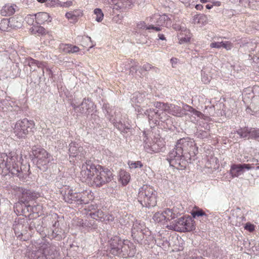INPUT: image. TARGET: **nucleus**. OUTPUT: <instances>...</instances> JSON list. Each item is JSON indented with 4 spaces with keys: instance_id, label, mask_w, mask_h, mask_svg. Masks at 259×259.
I'll list each match as a JSON object with an SVG mask.
<instances>
[{
    "instance_id": "nucleus-1",
    "label": "nucleus",
    "mask_w": 259,
    "mask_h": 259,
    "mask_svg": "<svg viewBox=\"0 0 259 259\" xmlns=\"http://www.w3.org/2000/svg\"><path fill=\"white\" fill-rule=\"evenodd\" d=\"M59 254L55 245L41 241L32 244L27 256L29 259H55Z\"/></svg>"
},
{
    "instance_id": "nucleus-2",
    "label": "nucleus",
    "mask_w": 259,
    "mask_h": 259,
    "mask_svg": "<svg viewBox=\"0 0 259 259\" xmlns=\"http://www.w3.org/2000/svg\"><path fill=\"white\" fill-rule=\"evenodd\" d=\"M157 193L150 186L144 185L139 190L138 200L144 207H152L157 203Z\"/></svg>"
},
{
    "instance_id": "nucleus-3",
    "label": "nucleus",
    "mask_w": 259,
    "mask_h": 259,
    "mask_svg": "<svg viewBox=\"0 0 259 259\" xmlns=\"http://www.w3.org/2000/svg\"><path fill=\"white\" fill-rule=\"evenodd\" d=\"M167 228L177 232H190L195 229L194 222L190 217H183L166 226Z\"/></svg>"
},
{
    "instance_id": "nucleus-4",
    "label": "nucleus",
    "mask_w": 259,
    "mask_h": 259,
    "mask_svg": "<svg viewBox=\"0 0 259 259\" xmlns=\"http://www.w3.org/2000/svg\"><path fill=\"white\" fill-rule=\"evenodd\" d=\"M34 126L33 121L24 118L16 122L13 128L14 133L18 138H25Z\"/></svg>"
},
{
    "instance_id": "nucleus-5",
    "label": "nucleus",
    "mask_w": 259,
    "mask_h": 259,
    "mask_svg": "<svg viewBox=\"0 0 259 259\" xmlns=\"http://www.w3.org/2000/svg\"><path fill=\"white\" fill-rule=\"evenodd\" d=\"M63 197L64 201L68 203L80 205L89 203L87 192H76L72 189H68L65 191Z\"/></svg>"
},
{
    "instance_id": "nucleus-6",
    "label": "nucleus",
    "mask_w": 259,
    "mask_h": 259,
    "mask_svg": "<svg viewBox=\"0 0 259 259\" xmlns=\"http://www.w3.org/2000/svg\"><path fill=\"white\" fill-rule=\"evenodd\" d=\"M176 147L182 153V155L188 153L189 155V159L194 157L198 152L197 147L195 146L194 142L189 138H183L179 140L177 144Z\"/></svg>"
},
{
    "instance_id": "nucleus-7",
    "label": "nucleus",
    "mask_w": 259,
    "mask_h": 259,
    "mask_svg": "<svg viewBox=\"0 0 259 259\" xmlns=\"http://www.w3.org/2000/svg\"><path fill=\"white\" fill-rule=\"evenodd\" d=\"M185 157H187V156L182 155V153L176 145L175 147L169 152L166 159L170 166L177 168H183L186 167Z\"/></svg>"
},
{
    "instance_id": "nucleus-8",
    "label": "nucleus",
    "mask_w": 259,
    "mask_h": 259,
    "mask_svg": "<svg viewBox=\"0 0 259 259\" xmlns=\"http://www.w3.org/2000/svg\"><path fill=\"white\" fill-rule=\"evenodd\" d=\"M112 172L107 168L99 166V169L94 178V183L97 187H101L112 181Z\"/></svg>"
},
{
    "instance_id": "nucleus-9",
    "label": "nucleus",
    "mask_w": 259,
    "mask_h": 259,
    "mask_svg": "<svg viewBox=\"0 0 259 259\" xmlns=\"http://www.w3.org/2000/svg\"><path fill=\"white\" fill-rule=\"evenodd\" d=\"M33 154L37 159V165L40 168L41 166H46L53 160L52 155L43 148L33 149Z\"/></svg>"
},
{
    "instance_id": "nucleus-10",
    "label": "nucleus",
    "mask_w": 259,
    "mask_h": 259,
    "mask_svg": "<svg viewBox=\"0 0 259 259\" xmlns=\"http://www.w3.org/2000/svg\"><path fill=\"white\" fill-rule=\"evenodd\" d=\"M99 166H96L91 160H87L82 165L80 175L85 180H92L98 171Z\"/></svg>"
},
{
    "instance_id": "nucleus-11",
    "label": "nucleus",
    "mask_w": 259,
    "mask_h": 259,
    "mask_svg": "<svg viewBox=\"0 0 259 259\" xmlns=\"http://www.w3.org/2000/svg\"><path fill=\"white\" fill-rule=\"evenodd\" d=\"M106 4L112 6L113 10L123 11L127 8H130L133 3V0H103Z\"/></svg>"
},
{
    "instance_id": "nucleus-12",
    "label": "nucleus",
    "mask_w": 259,
    "mask_h": 259,
    "mask_svg": "<svg viewBox=\"0 0 259 259\" xmlns=\"http://www.w3.org/2000/svg\"><path fill=\"white\" fill-rule=\"evenodd\" d=\"M18 191L21 193V195L19 196V202L24 204L27 203L29 201L34 200L40 196L38 193L30 190L19 188Z\"/></svg>"
},
{
    "instance_id": "nucleus-13",
    "label": "nucleus",
    "mask_w": 259,
    "mask_h": 259,
    "mask_svg": "<svg viewBox=\"0 0 259 259\" xmlns=\"http://www.w3.org/2000/svg\"><path fill=\"white\" fill-rule=\"evenodd\" d=\"M123 241L118 236H114L109 241V249L111 253L114 255L119 254L121 252Z\"/></svg>"
},
{
    "instance_id": "nucleus-14",
    "label": "nucleus",
    "mask_w": 259,
    "mask_h": 259,
    "mask_svg": "<svg viewBox=\"0 0 259 259\" xmlns=\"http://www.w3.org/2000/svg\"><path fill=\"white\" fill-rule=\"evenodd\" d=\"M149 21L157 26H164L168 27L171 25L170 18L165 14L162 15L158 14H154L149 18Z\"/></svg>"
},
{
    "instance_id": "nucleus-15",
    "label": "nucleus",
    "mask_w": 259,
    "mask_h": 259,
    "mask_svg": "<svg viewBox=\"0 0 259 259\" xmlns=\"http://www.w3.org/2000/svg\"><path fill=\"white\" fill-rule=\"evenodd\" d=\"M68 151L70 157H77L79 159H81L85 153L83 147L75 142H71L69 144Z\"/></svg>"
},
{
    "instance_id": "nucleus-16",
    "label": "nucleus",
    "mask_w": 259,
    "mask_h": 259,
    "mask_svg": "<svg viewBox=\"0 0 259 259\" xmlns=\"http://www.w3.org/2000/svg\"><path fill=\"white\" fill-rule=\"evenodd\" d=\"M75 110L78 109L81 113L87 115L91 113L94 110V104L89 99H84L81 104L78 106L72 105Z\"/></svg>"
},
{
    "instance_id": "nucleus-17",
    "label": "nucleus",
    "mask_w": 259,
    "mask_h": 259,
    "mask_svg": "<svg viewBox=\"0 0 259 259\" xmlns=\"http://www.w3.org/2000/svg\"><path fill=\"white\" fill-rule=\"evenodd\" d=\"M17 158L15 155L10 154V158L9 161L8 167V174L11 173L12 175H16L17 177H21L22 171L21 168H19V165L16 162Z\"/></svg>"
},
{
    "instance_id": "nucleus-18",
    "label": "nucleus",
    "mask_w": 259,
    "mask_h": 259,
    "mask_svg": "<svg viewBox=\"0 0 259 259\" xmlns=\"http://www.w3.org/2000/svg\"><path fill=\"white\" fill-rule=\"evenodd\" d=\"M147 232V229L144 222L136 220L133 224L132 229V235L133 238L143 237V235Z\"/></svg>"
},
{
    "instance_id": "nucleus-19",
    "label": "nucleus",
    "mask_w": 259,
    "mask_h": 259,
    "mask_svg": "<svg viewBox=\"0 0 259 259\" xmlns=\"http://www.w3.org/2000/svg\"><path fill=\"white\" fill-rule=\"evenodd\" d=\"M254 168L250 164H233L231 166L230 172L233 177H238L245 170H250Z\"/></svg>"
},
{
    "instance_id": "nucleus-20",
    "label": "nucleus",
    "mask_w": 259,
    "mask_h": 259,
    "mask_svg": "<svg viewBox=\"0 0 259 259\" xmlns=\"http://www.w3.org/2000/svg\"><path fill=\"white\" fill-rule=\"evenodd\" d=\"M144 114L148 117L150 123L154 125H156L158 123L159 120L162 118L161 112L155 109H147L144 112Z\"/></svg>"
},
{
    "instance_id": "nucleus-21",
    "label": "nucleus",
    "mask_w": 259,
    "mask_h": 259,
    "mask_svg": "<svg viewBox=\"0 0 259 259\" xmlns=\"http://www.w3.org/2000/svg\"><path fill=\"white\" fill-rule=\"evenodd\" d=\"M10 154L8 155L5 153H0V174H4L7 175L8 174V167L9 161L10 158Z\"/></svg>"
},
{
    "instance_id": "nucleus-22",
    "label": "nucleus",
    "mask_w": 259,
    "mask_h": 259,
    "mask_svg": "<svg viewBox=\"0 0 259 259\" xmlns=\"http://www.w3.org/2000/svg\"><path fill=\"white\" fill-rule=\"evenodd\" d=\"M109 120L119 131L121 132H127V130H130L132 127L130 124L126 125L122 123L119 119H117L116 116H115V117H113L112 115L109 117Z\"/></svg>"
},
{
    "instance_id": "nucleus-23",
    "label": "nucleus",
    "mask_w": 259,
    "mask_h": 259,
    "mask_svg": "<svg viewBox=\"0 0 259 259\" xmlns=\"http://www.w3.org/2000/svg\"><path fill=\"white\" fill-rule=\"evenodd\" d=\"M166 112L178 117H183L185 114L183 112V106L181 108L178 105L172 104H168Z\"/></svg>"
},
{
    "instance_id": "nucleus-24",
    "label": "nucleus",
    "mask_w": 259,
    "mask_h": 259,
    "mask_svg": "<svg viewBox=\"0 0 259 259\" xmlns=\"http://www.w3.org/2000/svg\"><path fill=\"white\" fill-rule=\"evenodd\" d=\"M192 34L189 30L183 29V31L180 32L178 37L180 44L187 43L190 41Z\"/></svg>"
},
{
    "instance_id": "nucleus-25",
    "label": "nucleus",
    "mask_w": 259,
    "mask_h": 259,
    "mask_svg": "<svg viewBox=\"0 0 259 259\" xmlns=\"http://www.w3.org/2000/svg\"><path fill=\"white\" fill-rule=\"evenodd\" d=\"M35 18L37 24H42L46 22H51L49 14L46 12H40L35 15Z\"/></svg>"
},
{
    "instance_id": "nucleus-26",
    "label": "nucleus",
    "mask_w": 259,
    "mask_h": 259,
    "mask_svg": "<svg viewBox=\"0 0 259 259\" xmlns=\"http://www.w3.org/2000/svg\"><path fill=\"white\" fill-rule=\"evenodd\" d=\"M25 65L29 66L30 68V71H34L36 70V67L42 68V63L39 62L32 58L29 57L27 58L25 61Z\"/></svg>"
},
{
    "instance_id": "nucleus-27",
    "label": "nucleus",
    "mask_w": 259,
    "mask_h": 259,
    "mask_svg": "<svg viewBox=\"0 0 259 259\" xmlns=\"http://www.w3.org/2000/svg\"><path fill=\"white\" fill-rule=\"evenodd\" d=\"M143 94L139 92L134 93L131 98V102L133 106H140V104L143 102Z\"/></svg>"
},
{
    "instance_id": "nucleus-28",
    "label": "nucleus",
    "mask_w": 259,
    "mask_h": 259,
    "mask_svg": "<svg viewBox=\"0 0 259 259\" xmlns=\"http://www.w3.org/2000/svg\"><path fill=\"white\" fill-rule=\"evenodd\" d=\"M31 33L33 34H37L38 36L44 35L46 34V30L40 25H33L29 29Z\"/></svg>"
},
{
    "instance_id": "nucleus-29",
    "label": "nucleus",
    "mask_w": 259,
    "mask_h": 259,
    "mask_svg": "<svg viewBox=\"0 0 259 259\" xmlns=\"http://www.w3.org/2000/svg\"><path fill=\"white\" fill-rule=\"evenodd\" d=\"M15 12L14 7L11 5H6L3 7L1 13L3 16H11Z\"/></svg>"
},
{
    "instance_id": "nucleus-30",
    "label": "nucleus",
    "mask_w": 259,
    "mask_h": 259,
    "mask_svg": "<svg viewBox=\"0 0 259 259\" xmlns=\"http://www.w3.org/2000/svg\"><path fill=\"white\" fill-rule=\"evenodd\" d=\"M82 14L80 10H76L75 11L66 13L65 16L68 19L75 21L77 20V18L82 16Z\"/></svg>"
},
{
    "instance_id": "nucleus-31",
    "label": "nucleus",
    "mask_w": 259,
    "mask_h": 259,
    "mask_svg": "<svg viewBox=\"0 0 259 259\" xmlns=\"http://www.w3.org/2000/svg\"><path fill=\"white\" fill-rule=\"evenodd\" d=\"M131 179L130 174L124 171L121 170L119 173V179L121 181L122 185H126L130 182Z\"/></svg>"
},
{
    "instance_id": "nucleus-32",
    "label": "nucleus",
    "mask_w": 259,
    "mask_h": 259,
    "mask_svg": "<svg viewBox=\"0 0 259 259\" xmlns=\"http://www.w3.org/2000/svg\"><path fill=\"white\" fill-rule=\"evenodd\" d=\"M236 132L241 138L250 139V128H241L237 130Z\"/></svg>"
},
{
    "instance_id": "nucleus-33",
    "label": "nucleus",
    "mask_w": 259,
    "mask_h": 259,
    "mask_svg": "<svg viewBox=\"0 0 259 259\" xmlns=\"http://www.w3.org/2000/svg\"><path fill=\"white\" fill-rule=\"evenodd\" d=\"M89 215L94 220L103 222L104 214L101 210H97L94 212H91Z\"/></svg>"
},
{
    "instance_id": "nucleus-34",
    "label": "nucleus",
    "mask_w": 259,
    "mask_h": 259,
    "mask_svg": "<svg viewBox=\"0 0 259 259\" xmlns=\"http://www.w3.org/2000/svg\"><path fill=\"white\" fill-rule=\"evenodd\" d=\"M168 104V103L157 102L154 103V106L156 108V110H159L161 113L163 112H167Z\"/></svg>"
},
{
    "instance_id": "nucleus-35",
    "label": "nucleus",
    "mask_w": 259,
    "mask_h": 259,
    "mask_svg": "<svg viewBox=\"0 0 259 259\" xmlns=\"http://www.w3.org/2000/svg\"><path fill=\"white\" fill-rule=\"evenodd\" d=\"M165 220L170 221L177 217V214L174 213L172 209L169 208L166 209L163 212Z\"/></svg>"
},
{
    "instance_id": "nucleus-36",
    "label": "nucleus",
    "mask_w": 259,
    "mask_h": 259,
    "mask_svg": "<svg viewBox=\"0 0 259 259\" xmlns=\"http://www.w3.org/2000/svg\"><path fill=\"white\" fill-rule=\"evenodd\" d=\"M80 225L84 228L87 227L94 229L97 228V224L94 220H90L89 221H85L84 222H82L81 224H80Z\"/></svg>"
},
{
    "instance_id": "nucleus-37",
    "label": "nucleus",
    "mask_w": 259,
    "mask_h": 259,
    "mask_svg": "<svg viewBox=\"0 0 259 259\" xmlns=\"http://www.w3.org/2000/svg\"><path fill=\"white\" fill-rule=\"evenodd\" d=\"M194 108L186 104H183V112L184 115H188L191 117L194 112Z\"/></svg>"
},
{
    "instance_id": "nucleus-38",
    "label": "nucleus",
    "mask_w": 259,
    "mask_h": 259,
    "mask_svg": "<svg viewBox=\"0 0 259 259\" xmlns=\"http://www.w3.org/2000/svg\"><path fill=\"white\" fill-rule=\"evenodd\" d=\"M191 215L194 218L198 217H205L206 218L207 217V214H206L202 209H197L193 210L191 211Z\"/></svg>"
},
{
    "instance_id": "nucleus-39",
    "label": "nucleus",
    "mask_w": 259,
    "mask_h": 259,
    "mask_svg": "<svg viewBox=\"0 0 259 259\" xmlns=\"http://www.w3.org/2000/svg\"><path fill=\"white\" fill-rule=\"evenodd\" d=\"M153 219L156 223H160L165 221V217L164 216L163 212H157L154 214Z\"/></svg>"
},
{
    "instance_id": "nucleus-40",
    "label": "nucleus",
    "mask_w": 259,
    "mask_h": 259,
    "mask_svg": "<svg viewBox=\"0 0 259 259\" xmlns=\"http://www.w3.org/2000/svg\"><path fill=\"white\" fill-rule=\"evenodd\" d=\"M95 15L96 16V20L97 22H101L103 18L104 14L101 10V9L97 8L95 9L94 11Z\"/></svg>"
},
{
    "instance_id": "nucleus-41",
    "label": "nucleus",
    "mask_w": 259,
    "mask_h": 259,
    "mask_svg": "<svg viewBox=\"0 0 259 259\" xmlns=\"http://www.w3.org/2000/svg\"><path fill=\"white\" fill-rule=\"evenodd\" d=\"M61 2L60 0H49L46 3L48 7H61Z\"/></svg>"
},
{
    "instance_id": "nucleus-42",
    "label": "nucleus",
    "mask_w": 259,
    "mask_h": 259,
    "mask_svg": "<svg viewBox=\"0 0 259 259\" xmlns=\"http://www.w3.org/2000/svg\"><path fill=\"white\" fill-rule=\"evenodd\" d=\"M128 165L131 169L142 167L143 165L140 161H129L128 162Z\"/></svg>"
},
{
    "instance_id": "nucleus-43",
    "label": "nucleus",
    "mask_w": 259,
    "mask_h": 259,
    "mask_svg": "<svg viewBox=\"0 0 259 259\" xmlns=\"http://www.w3.org/2000/svg\"><path fill=\"white\" fill-rule=\"evenodd\" d=\"M201 80L204 83H208L210 80V77L206 73L204 69H202L201 72Z\"/></svg>"
},
{
    "instance_id": "nucleus-44",
    "label": "nucleus",
    "mask_w": 259,
    "mask_h": 259,
    "mask_svg": "<svg viewBox=\"0 0 259 259\" xmlns=\"http://www.w3.org/2000/svg\"><path fill=\"white\" fill-rule=\"evenodd\" d=\"M250 139H259V129L250 128Z\"/></svg>"
},
{
    "instance_id": "nucleus-45",
    "label": "nucleus",
    "mask_w": 259,
    "mask_h": 259,
    "mask_svg": "<svg viewBox=\"0 0 259 259\" xmlns=\"http://www.w3.org/2000/svg\"><path fill=\"white\" fill-rule=\"evenodd\" d=\"M191 117H193L195 118L196 117L201 118V119H205V116L202 114L201 112L197 111L195 109L194 110V112L192 114Z\"/></svg>"
},
{
    "instance_id": "nucleus-46",
    "label": "nucleus",
    "mask_w": 259,
    "mask_h": 259,
    "mask_svg": "<svg viewBox=\"0 0 259 259\" xmlns=\"http://www.w3.org/2000/svg\"><path fill=\"white\" fill-rule=\"evenodd\" d=\"M34 20H35V15L33 16L29 15H27L25 18L26 22L30 25H33Z\"/></svg>"
},
{
    "instance_id": "nucleus-47",
    "label": "nucleus",
    "mask_w": 259,
    "mask_h": 259,
    "mask_svg": "<svg viewBox=\"0 0 259 259\" xmlns=\"http://www.w3.org/2000/svg\"><path fill=\"white\" fill-rule=\"evenodd\" d=\"M13 226V229L16 234H18V235H19V233H20V234H22V233L20 232V229H21L23 227V226L22 225V224L16 223L15 224H14Z\"/></svg>"
},
{
    "instance_id": "nucleus-48",
    "label": "nucleus",
    "mask_w": 259,
    "mask_h": 259,
    "mask_svg": "<svg viewBox=\"0 0 259 259\" xmlns=\"http://www.w3.org/2000/svg\"><path fill=\"white\" fill-rule=\"evenodd\" d=\"M61 48L62 49L63 52H64L65 53H71V45H70V44L62 45L61 47Z\"/></svg>"
},
{
    "instance_id": "nucleus-49",
    "label": "nucleus",
    "mask_w": 259,
    "mask_h": 259,
    "mask_svg": "<svg viewBox=\"0 0 259 259\" xmlns=\"http://www.w3.org/2000/svg\"><path fill=\"white\" fill-rule=\"evenodd\" d=\"M198 137L204 139L207 138L209 136V133L207 131H200L197 133Z\"/></svg>"
},
{
    "instance_id": "nucleus-50",
    "label": "nucleus",
    "mask_w": 259,
    "mask_h": 259,
    "mask_svg": "<svg viewBox=\"0 0 259 259\" xmlns=\"http://www.w3.org/2000/svg\"><path fill=\"white\" fill-rule=\"evenodd\" d=\"M222 47L226 49L227 50H230L232 48V44L230 41H222Z\"/></svg>"
},
{
    "instance_id": "nucleus-51",
    "label": "nucleus",
    "mask_w": 259,
    "mask_h": 259,
    "mask_svg": "<svg viewBox=\"0 0 259 259\" xmlns=\"http://www.w3.org/2000/svg\"><path fill=\"white\" fill-rule=\"evenodd\" d=\"M222 41L212 42L210 44V47L211 48L220 49L222 48Z\"/></svg>"
},
{
    "instance_id": "nucleus-52",
    "label": "nucleus",
    "mask_w": 259,
    "mask_h": 259,
    "mask_svg": "<svg viewBox=\"0 0 259 259\" xmlns=\"http://www.w3.org/2000/svg\"><path fill=\"white\" fill-rule=\"evenodd\" d=\"M172 28L176 30L180 31V32H182L183 31V29H186L185 26H181L179 24H174L172 25Z\"/></svg>"
},
{
    "instance_id": "nucleus-53",
    "label": "nucleus",
    "mask_w": 259,
    "mask_h": 259,
    "mask_svg": "<svg viewBox=\"0 0 259 259\" xmlns=\"http://www.w3.org/2000/svg\"><path fill=\"white\" fill-rule=\"evenodd\" d=\"M137 27L142 29H149V26H147L145 22H140L137 24Z\"/></svg>"
},
{
    "instance_id": "nucleus-54",
    "label": "nucleus",
    "mask_w": 259,
    "mask_h": 259,
    "mask_svg": "<svg viewBox=\"0 0 259 259\" xmlns=\"http://www.w3.org/2000/svg\"><path fill=\"white\" fill-rule=\"evenodd\" d=\"M114 220V217L112 214H107L106 215H104V218L103 219V221H108V222H112Z\"/></svg>"
},
{
    "instance_id": "nucleus-55",
    "label": "nucleus",
    "mask_w": 259,
    "mask_h": 259,
    "mask_svg": "<svg viewBox=\"0 0 259 259\" xmlns=\"http://www.w3.org/2000/svg\"><path fill=\"white\" fill-rule=\"evenodd\" d=\"M244 228L249 232H252L254 230V226L253 225L249 223H247L245 224Z\"/></svg>"
},
{
    "instance_id": "nucleus-56",
    "label": "nucleus",
    "mask_w": 259,
    "mask_h": 259,
    "mask_svg": "<svg viewBox=\"0 0 259 259\" xmlns=\"http://www.w3.org/2000/svg\"><path fill=\"white\" fill-rule=\"evenodd\" d=\"M73 4L72 1H68L65 2H62L61 4V7L63 8H68L71 6Z\"/></svg>"
},
{
    "instance_id": "nucleus-57",
    "label": "nucleus",
    "mask_w": 259,
    "mask_h": 259,
    "mask_svg": "<svg viewBox=\"0 0 259 259\" xmlns=\"http://www.w3.org/2000/svg\"><path fill=\"white\" fill-rule=\"evenodd\" d=\"M152 67H153V66L152 65H151L149 63H147V64H144L142 66V69L144 70H145L146 71H150V70L151 71Z\"/></svg>"
},
{
    "instance_id": "nucleus-58",
    "label": "nucleus",
    "mask_w": 259,
    "mask_h": 259,
    "mask_svg": "<svg viewBox=\"0 0 259 259\" xmlns=\"http://www.w3.org/2000/svg\"><path fill=\"white\" fill-rule=\"evenodd\" d=\"M9 21L7 19H3L0 23V28L2 29L3 27H5V26L9 25Z\"/></svg>"
},
{
    "instance_id": "nucleus-59",
    "label": "nucleus",
    "mask_w": 259,
    "mask_h": 259,
    "mask_svg": "<svg viewBox=\"0 0 259 259\" xmlns=\"http://www.w3.org/2000/svg\"><path fill=\"white\" fill-rule=\"evenodd\" d=\"M127 219H128V218L126 219V216L125 218H120L119 220L120 224L121 225H126L128 222Z\"/></svg>"
},
{
    "instance_id": "nucleus-60",
    "label": "nucleus",
    "mask_w": 259,
    "mask_h": 259,
    "mask_svg": "<svg viewBox=\"0 0 259 259\" xmlns=\"http://www.w3.org/2000/svg\"><path fill=\"white\" fill-rule=\"evenodd\" d=\"M137 71V65H133L132 66L130 67V72L132 74H134V73H136Z\"/></svg>"
},
{
    "instance_id": "nucleus-61",
    "label": "nucleus",
    "mask_w": 259,
    "mask_h": 259,
    "mask_svg": "<svg viewBox=\"0 0 259 259\" xmlns=\"http://www.w3.org/2000/svg\"><path fill=\"white\" fill-rule=\"evenodd\" d=\"M160 26H157V25H156V26H155L154 25L151 24V25H149V29H152L155 30L156 31H159L161 30V28L160 27Z\"/></svg>"
},
{
    "instance_id": "nucleus-62",
    "label": "nucleus",
    "mask_w": 259,
    "mask_h": 259,
    "mask_svg": "<svg viewBox=\"0 0 259 259\" xmlns=\"http://www.w3.org/2000/svg\"><path fill=\"white\" fill-rule=\"evenodd\" d=\"M113 21L116 23L120 24L121 22V18H119V15H118L113 18Z\"/></svg>"
},
{
    "instance_id": "nucleus-63",
    "label": "nucleus",
    "mask_w": 259,
    "mask_h": 259,
    "mask_svg": "<svg viewBox=\"0 0 259 259\" xmlns=\"http://www.w3.org/2000/svg\"><path fill=\"white\" fill-rule=\"evenodd\" d=\"M79 49L76 46L71 45V53H74L78 52Z\"/></svg>"
},
{
    "instance_id": "nucleus-64",
    "label": "nucleus",
    "mask_w": 259,
    "mask_h": 259,
    "mask_svg": "<svg viewBox=\"0 0 259 259\" xmlns=\"http://www.w3.org/2000/svg\"><path fill=\"white\" fill-rule=\"evenodd\" d=\"M151 71L153 73H159L160 72V69L156 67L153 66Z\"/></svg>"
}]
</instances>
